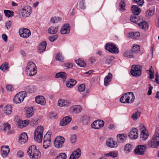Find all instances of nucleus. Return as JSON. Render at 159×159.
<instances>
[{"label":"nucleus","instance_id":"nucleus-11","mask_svg":"<svg viewBox=\"0 0 159 159\" xmlns=\"http://www.w3.org/2000/svg\"><path fill=\"white\" fill-rule=\"evenodd\" d=\"M19 32L20 36L24 38L29 37L31 35L30 30L29 29L25 28L20 29Z\"/></svg>","mask_w":159,"mask_h":159},{"label":"nucleus","instance_id":"nucleus-37","mask_svg":"<svg viewBox=\"0 0 159 159\" xmlns=\"http://www.w3.org/2000/svg\"><path fill=\"white\" fill-rule=\"evenodd\" d=\"M4 12L6 16L8 18L12 17L14 15V12L12 11L4 10Z\"/></svg>","mask_w":159,"mask_h":159},{"label":"nucleus","instance_id":"nucleus-9","mask_svg":"<svg viewBox=\"0 0 159 159\" xmlns=\"http://www.w3.org/2000/svg\"><path fill=\"white\" fill-rule=\"evenodd\" d=\"M105 49L113 53H117L119 52L118 49L116 46L112 43H107L105 46Z\"/></svg>","mask_w":159,"mask_h":159},{"label":"nucleus","instance_id":"nucleus-43","mask_svg":"<svg viewBox=\"0 0 159 159\" xmlns=\"http://www.w3.org/2000/svg\"><path fill=\"white\" fill-rule=\"evenodd\" d=\"M79 6L80 9L83 10L85 9L86 5L85 0H81L79 3Z\"/></svg>","mask_w":159,"mask_h":159},{"label":"nucleus","instance_id":"nucleus-29","mask_svg":"<svg viewBox=\"0 0 159 159\" xmlns=\"http://www.w3.org/2000/svg\"><path fill=\"white\" fill-rule=\"evenodd\" d=\"M112 79V74L109 73L106 76L104 79V84L106 86L107 85V84H109L111 81V79Z\"/></svg>","mask_w":159,"mask_h":159},{"label":"nucleus","instance_id":"nucleus-36","mask_svg":"<svg viewBox=\"0 0 159 159\" xmlns=\"http://www.w3.org/2000/svg\"><path fill=\"white\" fill-rule=\"evenodd\" d=\"M140 36L139 32H132L129 33L128 36L133 39H137Z\"/></svg>","mask_w":159,"mask_h":159},{"label":"nucleus","instance_id":"nucleus-1","mask_svg":"<svg viewBox=\"0 0 159 159\" xmlns=\"http://www.w3.org/2000/svg\"><path fill=\"white\" fill-rule=\"evenodd\" d=\"M27 152L30 157L31 159H39L41 157L40 152L34 145H32L29 147Z\"/></svg>","mask_w":159,"mask_h":159},{"label":"nucleus","instance_id":"nucleus-49","mask_svg":"<svg viewBox=\"0 0 159 159\" xmlns=\"http://www.w3.org/2000/svg\"><path fill=\"white\" fill-rule=\"evenodd\" d=\"M8 64L7 63L5 62L4 64H2L0 67L1 70L4 71L6 70L8 68Z\"/></svg>","mask_w":159,"mask_h":159},{"label":"nucleus","instance_id":"nucleus-45","mask_svg":"<svg viewBox=\"0 0 159 159\" xmlns=\"http://www.w3.org/2000/svg\"><path fill=\"white\" fill-rule=\"evenodd\" d=\"M117 156V154L115 151L111 152L109 153L105 154V156L107 157H115Z\"/></svg>","mask_w":159,"mask_h":159},{"label":"nucleus","instance_id":"nucleus-30","mask_svg":"<svg viewBox=\"0 0 159 159\" xmlns=\"http://www.w3.org/2000/svg\"><path fill=\"white\" fill-rule=\"evenodd\" d=\"M131 49L132 51L134 52V54L136 56V55L139 53L140 50V46L138 45L133 44Z\"/></svg>","mask_w":159,"mask_h":159},{"label":"nucleus","instance_id":"nucleus-12","mask_svg":"<svg viewBox=\"0 0 159 159\" xmlns=\"http://www.w3.org/2000/svg\"><path fill=\"white\" fill-rule=\"evenodd\" d=\"M104 121L102 120H97L91 124V127L92 128L98 129L102 127L104 125Z\"/></svg>","mask_w":159,"mask_h":159},{"label":"nucleus","instance_id":"nucleus-17","mask_svg":"<svg viewBox=\"0 0 159 159\" xmlns=\"http://www.w3.org/2000/svg\"><path fill=\"white\" fill-rule=\"evenodd\" d=\"M138 130L136 128H133L129 133L128 136L131 139H136L138 137Z\"/></svg>","mask_w":159,"mask_h":159},{"label":"nucleus","instance_id":"nucleus-19","mask_svg":"<svg viewBox=\"0 0 159 159\" xmlns=\"http://www.w3.org/2000/svg\"><path fill=\"white\" fill-rule=\"evenodd\" d=\"M107 145L109 147L114 148L116 147L117 144L116 142L114 141L112 139H109L106 141Z\"/></svg>","mask_w":159,"mask_h":159},{"label":"nucleus","instance_id":"nucleus-3","mask_svg":"<svg viewBox=\"0 0 159 159\" xmlns=\"http://www.w3.org/2000/svg\"><path fill=\"white\" fill-rule=\"evenodd\" d=\"M36 67L35 64L32 61L28 62L26 68V73L27 75L32 76L37 73Z\"/></svg>","mask_w":159,"mask_h":159},{"label":"nucleus","instance_id":"nucleus-58","mask_svg":"<svg viewBox=\"0 0 159 159\" xmlns=\"http://www.w3.org/2000/svg\"><path fill=\"white\" fill-rule=\"evenodd\" d=\"M43 141L51 142V137L48 134H45L43 138Z\"/></svg>","mask_w":159,"mask_h":159},{"label":"nucleus","instance_id":"nucleus-14","mask_svg":"<svg viewBox=\"0 0 159 159\" xmlns=\"http://www.w3.org/2000/svg\"><path fill=\"white\" fill-rule=\"evenodd\" d=\"M28 140L27 134L25 132L21 133L19 135V142L21 144L26 143Z\"/></svg>","mask_w":159,"mask_h":159},{"label":"nucleus","instance_id":"nucleus-64","mask_svg":"<svg viewBox=\"0 0 159 159\" xmlns=\"http://www.w3.org/2000/svg\"><path fill=\"white\" fill-rule=\"evenodd\" d=\"M65 66L66 67V68H71L72 67V64L70 63H67L65 64Z\"/></svg>","mask_w":159,"mask_h":159},{"label":"nucleus","instance_id":"nucleus-53","mask_svg":"<svg viewBox=\"0 0 159 159\" xmlns=\"http://www.w3.org/2000/svg\"><path fill=\"white\" fill-rule=\"evenodd\" d=\"M24 123L25 122L24 121L20 120L18 121L17 124L19 127L20 128H21L25 126V124Z\"/></svg>","mask_w":159,"mask_h":159},{"label":"nucleus","instance_id":"nucleus-8","mask_svg":"<svg viewBox=\"0 0 159 159\" xmlns=\"http://www.w3.org/2000/svg\"><path fill=\"white\" fill-rule=\"evenodd\" d=\"M65 141L64 138L62 136H59L56 137L54 140V144L57 148H62Z\"/></svg>","mask_w":159,"mask_h":159},{"label":"nucleus","instance_id":"nucleus-41","mask_svg":"<svg viewBox=\"0 0 159 159\" xmlns=\"http://www.w3.org/2000/svg\"><path fill=\"white\" fill-rule=\"evenodd\" d=\"M12 108L10 105L6 106L4 108V111L5 113L8 115L11 114V113Z\"/></svg>","mask_w":159,"mask_h":159},{"label":"nucleus","instance_id":"nucleus-23","mask_svg":"<svg viewBox=\"0 0 159 159\" xmlns=\"http://www.w3.org/2000/svg\"><path fill=\"white\" fill-rule=\"evenodd\" d=\"M36 103L41 105H44L46 103L45 98L43 96H38L35 98Z\"/></svg>","mask_w":159,"mask_h":159},{"label":"nucleus","instance_id":"nucleus-28","mask_svg":"<svg viewBox=\"0 0 159 159\" xmlns=\"http://www.w3.org/2000/svg\"><path fill=\"white\" fill-rule=\"evenodd\" d=\"M124 57H127L129 58H132L135 57L136 55L134 52L132 51V50H129L126 51L123 54Z\"/></svg>","mask_w":159,"mask_h":159},{"label":"nucleus","instance_id":"nucleus-35","mask_svg":"<svg viewBox=\"0 0 159 159\" xmlns=\"http://www.w3.org/2000/svg\"><path fill=\"white\" fill-rule=\"evenodd\" d=\"M36 90V88L33 85L27 86L25 88V90L30 93H33Z\"/></svg>","mask_w":159,"mask_h":159},{"label":"nucleus","instance_id":"nucleus-61","mask_svg":"<svg viewBox=\"0 0 159 159\" xmlns=\"http://www.w3.org/2000/svg\"><path fill=\"white\" fill-rule=\"evenodd\" d=\"M50 142L48 141H44L43 142V147L45 149L47 148L49 145Z\"/></svg>","mask_w":159,"mask_h":159},{"label":"nucleus","instance_id":"nucleus-22","mask_svg":"<svg viewBox=\"0 0 159 159\" xmlns=\"http://www.w3.org/2000/svg\"><path fill=\"white\" fill-rule=\"evenodd\" d=\"M47 46V43L46 41H43L39 45L38 47V50L39 52H44L46 49Z\"/></svg>","mask_w":159,"mask_h":159},{"label":"nucleus","instance_id":"nucleus-13","mask_svg":"<svg viewBox=\"0 0 159 159\" xmlns=\"http://www.w3.org/2000/svg\"><path fill=\"white\" fill-rule=\"evenodd\" d=\"M146 146L143 145H139L134 149L136 154L143 155L144 153Z\"/></svg>","mask_w":159,"mask_h":159},{"label":"nucleus","instance_id":"nucleus-2","mask_svg":"<svg viewBox=\"0 0 159 159\" xmlns=\"http://www.w3.org/2000/svg\"><path fill=\"white\" fill-rule=\"evenodd\" d=\"M135 97L132 92H129L124 94L120 99V102L124 103H131L134 100Z\"/></svg>","mask_w":159,"mask_h":159},{"label":"nucleus","instance_id":"nucleus-63","mask_svg":"<svg viewBox=\"0 0 159 159\" xmlns=\"http://www.w3.org/2000/svg\"><path fill=\"white\" fill-rule=\"evenodd\" d=\"M11 22L10 21H7L6 23V26L7 30L10 28L11 26Z\"/></svg>","mask_w":159,"mask_h":159},{"label":"nucleus","instance_id":"nucleus-16","mask_svg":"<svg viewBox=\"0 0 159 159\" xmlns=\"http://www.w3.org/2000/svg\"><path fill=\"white\" fill-rule=\"evenodd\" d=\"M81 154L80 150L78 148L72 152L70 155L69 159H77L80 157Z\"/></svg>","mask_w":159,"mask_h":159},{"label":"nucleus","instance_id":"nucleus-40","mask_svg":"<svg viewBox=\"0 0 159 159\" xmlns=\"http://www.w3.org/2000/svg\"><path fill=\"white\" fill-rule=\"evenodd\" d=\"M75 61L76 64L80 67H84L86 66V63H85L84 61L81 59L75 60Z\"/></svg>","mask_w":159,"mask_h":159},{"label":"nucleus","instance_id":"nucleus-21","mask_svg":"<svg viewBox=\"0 0 159 159\" xmlns=\"http://www.w3.org/2000/svg\"><path fill=\"white\" fill-rule=\"evenodd\" d=\"M70 104V102L66 100L61 99L58 101V105L61 107L68 106Z\"/></svg>","mask_w":159,"mask_h":159},{"label":"nucleus","instance_id":"nucleus-7","mask_svg":"<svg viewBox=\"0 0 159 159\" xmlns=\"http://www.w3.org/2000/svg\"><path fill=\"white\" fill-rule=\"evenodd\" d=\"M142 66L140 65H133L130 72L134 76H138L141 74Z\"/></svg>","mask_w":159,"mask_h":159},{"label":"nucleus","instance_id":"nucleus-52","mask_svg":"<svg viewBox=\"0 0 159 159\" xmlns=\"http://www.w3.org/2000/svg\"><path fill=\"white\" fill-rule=\"evenodd\" d=\"M134 3H136L139 6H142L144 3L143 0H133Z\"/></svg>","mask_w":159,"mask_h":159},{"label":"nucleus","instance_id":"nucleus-24","mask_svg":"<svg viewBox=\"0 0 159 159\" xmlns=\"http://www.w3.org/2000/svg\"><path fill=\"white\" fill-rule=\"evenodd\" d=\"M148 131L146 129H144L141 131L140 138L143 140H145L148 139Z\"/></svg>","mask_w":159,"mask_h":159},{"label":"nucleus","instance_id":"nucleus-44","mask_svg":"<svg viewBox=\"0 0 159 159\" xmlns=\"http://www.w3.org/2000/svg\"><path fill=\"white\" fill-rule=\"evenodd\" d=\"M66 154L65 153H61L57 155L55 159H66Z\"/></svg>","mask_w":159,"mask_h":159},{"label":"nucleus","instance_id":"nucleus-5","mask_svg":"<svg viewBox=\"0 0 159 159\" xmlns=\"http://www.w3.org/2000/svg\"><path fill=\"white\" fill-rule=\"evenodd\" d=\"M149 146L151 147L157 148L159 146V133L155 132L153 137L151 140L148 142Z\"/></svg>","mask_w":159,"mask_h":159},{"label":"nucleus","instance_id":"nucleus-10","mask_svg":"<svg viewBox=\"0 0 159 159\" xmlns=\"http://www.w3.org/2000/svg\"><path fill=\"white\" fill-rule=\"evenodd\" d=\"M32 12V8L29 6H27L23 8L21 11V14L22 16L24 18L28 17Z\"/></svg>","mask_w":159,"mask_h":159},{"label":"nucleus","instance_id":"nucleus-51","mask_svg":"<svg viewBox=\"0 0 159 159\" xmlns=\"http://www.w3.org/2000/svg\"><path fill=\"white\" fill-rule=\"evenodd\" d=\"M4 129H2L3 131L8 130L9 131L11 128V125L9 123H4L3 124Z\"/></svg>","mask_w":159,"mask_h":159},{"label":"nucleus","instance_id":"nucleus-46","mask_svg":"<svg viewBox=\"0 0 159 159\" xmlns=\"http://www.w3.org/2000/svg\"><path fill=\"white\" fill-rule=\"evenodd\" d=\"M140 115L141 112H140L137 111V112L134 113L132 115L131 118L133 120H136L139 117Z\"/></svg>","mask_w":159,"mask_h":159},{"label":"nucleus","instance_id":"nucleus-54","mask_svg":"<svg viewBox=\"0 0 159 159\" xmlns=\"http://www.w3.org/2000/svg\"><path fill=\"white\" fill-rule=\"evenodd\" d=\"M114 59V57L113 56H111L107 57L106 61L105 63L108 64H110L111 62Z\"/></svg>","mask_w":159,"mask_h":159},{"label":"nucleus","instance_id":"nucleus-50","mask_svg":"<svg viewBox=\"0 0 159 159\" xmlns=\"http://www.w3.org/2000/svg\"><path fill=\"white\" fill-rule=\"evenodd\" d=\"M89 116H84L83 117V123L84 125H86L87 124L89 120Z\"/></svg>","mask_w":159,"mask_h":159},{"label":"nucleus","instance_id":"nucleus-31","mask_svg":"<svg viewBox=\"0 0 159 159\" xmlns=\"http://www.w3.org/2000/svg\"><path fill=\"white\" fill-rule=\"evenodd\" d=\"M56 78H61L64 81L66 78V74L65 72H60L57 73L55 76Z\"/></svg>","mask_w":159,"mask_h":159},{"label":"nucleus","instance_id":"nucleus-39","mask_svg":"<svg viewBox=\"0 0 159 159\" xmlns=\"http://www.w3.org/2000/svg\"><path fill=\"white\" fill-rule=\"evenodd\" d=\"M58 29L57 27L52 26L50 27L48 29V33L51 34L56 33Z\"/></svg>","mask_w":159,"mask_h":159},{"label":"nucleus","instance_id":"nucleus-38","mask_svg":"<svg viewBox=\"0 0 159 159\" xmlns=\"http://www.w3.org/2000/svg\"><path fill=\"white\" fill-rule=\"evenodd\" d=\"M139 26L142 29L145 30L148 29V25L147 23L145 21H143L142 22H139L138 23Z\"/></svg>","mask_w":159,"mask_h":159},{"label":"nucleus","instance_id":"nucleus-48","mask_svg":"<svg viewBox=\"0 0 159 159\" xmlns=\"http://www.w3.org/2000/svg\"><path fill=\"white\" fill-rule=\"evenodd\" d=\"M56 59L60 62H62L64 60V58L62 56V53L61 52L58 53L57 55Z\"/></svg>","mask_w":159,"mask_h":159},{"label":"nucleus","instance_id":"nucleus-47","mask_svg":"<svg viewBox=\"0 0 159 159\" xmlns=\"http://www.w3.org/2000/svg\"><path fill=\"white\" fill-rule=\"evenodd\" d=\"M132 146L130 144H126L124 148V151L126 153H128L132 149Z\"/></svg>","mask_w":159,"mask_h":159},{"label":"nucleus","instance_id":"nucleus-4","mask_svg":"<svg viewBox=\"0 0 159 159\" xmlns=\"http://www.w3.org/2000/svg\"><path fill=\"white\" fill-rule=\"evenodd\" d=\"M43 128L42 126H38L34 133V139L37 142L40 143L43 140Z\"/></svg>","mask_w":159,"mask_h":159},{"label":"nucleus","instance_id":"nucleus-32","mask_svg":"<svg viewBox=\"0 0 159 159\" xmlns=\"http://www.w3.org/2000/svg\"><path fill=\"white\" fill-rule=\"evenodd\" d=\"M76 83V81L72 79H70L66 82V86L69 88L72 87Z\"/></svg>","mask_w":159,"mask_h":159},{"label":"nucleus","instance_id":"nucleus-26","mask_svg":"<svg viewBox=\"0 0 159 159\" xmlns=\"http://www.w3.org/2000/svg\"><path fill=\"white\" fill-rule=\"evenodd\" d=\"M1 151L3 152L2 156L3 157H6L10 152V149L8 146H2L1 148Z\"/></svg>","mask_w":159,"mask_h":159},{"label":"nucleus","instance_id":"nucleus-6","mask_svg":"<svg viewBox=\"0 0 159 159\" xmlns=\"http://www.w3.org/2000/svg\"><path fill=\"white\" fill-rule=\"evenodd\" d=\"M27 96L26 92H20L17 93L13 98L14 102L16 103H19L22 102L25 97Z\"/></svg>","mask_w":159,"mask_h":159},{"label":"nucleus","instance_id":"nucleus-20","mask_svg":"<svg viewBox=\"0 0 159 159\" xmlns=\"http://www.w3.org/2000/svg\"><path fill=\"white\" fill-rule=\"evenodd\" d=\"M71 120V118L69 116H66L61 121L60 125L61 126L66 125L68 124Z\"/></svg>","mask_w":159,"mask_h":159},{"label":"nucleus","instance_id":"nucleus-60","mask_svg":"<svg viewBox=\"0 0 159 159\" xmlns=\"http://www.w3.org/2000/svg\"><path fill=\"white\" fill-rule=\"evenodd\" d=\"M76 140V136L75 135H71L70 137V140L72 143L75 142Z\"/></svg>","mask_w":159,"mask_h":159},{"label":"nucleus","instance_id":"nucleus-56","mask_svg":"<svg viewBox=\"0 0 159 159\" xmlns=\"http://www.w3.org/2000/svg\"><path fill=\"white\" fill-rule=\"evenodd\" d=\"M148 70L150 73L149 78L150 79H152L154 77V70L152 68V66H151L149 70Z\"/></svg>","mask_w":159,"mask_h":159},{"label":"nucleus","instance_id":"nucleus-55","mask_svg":"<svg viewBox=\"0 0 159 159\" xmlns=\"http://www.w3.org/2000/svg\"><path fill=\"white\" fill-rule=\"evenodd\" d=\"M39 119L37 118H34L31 121V124L33 125H36L38 124Z\"/></svg>","mask_w":159,"mask_h":159},{"label":"nucleus","instance_id":"nucleus-62","mask_svg":"<svg viewBox=\"0 0 159 159\" xmlns=\"http://www.w3.org/2000/svg\"><path fill=\"white\" fill-rule=\"evenodd\" d=\"M6 88L8 91H12L14 89L12 85L11 84L6 85Z\"/></svg>","mask_w":159,"mask_h":159},{"label":"nucleus","instance_id":"nucleus-42","mask_svg":"<svg viewBox=\"0 0 159 159\" xmlns=\"http://www.w3.org/2000/svg\"><path fill=\"white\" fill-rule=\"evenodd\" d=\"M125 4L124 0H121L119 4V9L122 11L125 10Z\"/></svg>","mask_w":159,"mask_h":159},{"label":"nucleus","instance_id":"nucleus-25","mask_svg":"<svg viewBox=\"0 0 159 159\" xmlns=\"http://www.w3.org/2000/svg\"><path fill=\"white\" fill-rule=\"evenodd\" d=\"M131 9L132 12L135 15H139L141 12L140 8L136 5L132 6Z\"/></svg>","mask_w":159,"mask_h":159},{"label":"nucleus","instance_id":"nucleus-34","mask_svg":"<svg viewBox=\"0 0 159 159\" xmlns=\"http://www.w3.org/2000/svg\"><path fill=\"white\" fill-rule=\"evenodd\" d=\"M34 114V111L32 107L27 108L26 112V115L27 118H30Z\"/></svg>","mask_w":159,"mask_h":159},{"label":"nucleus","instance_id":"nucleus-15","mask_svg":"<svg viewBox=\"0 0 159 159\" xmlns=\"http://www.w3.org/2000/svg\"><path fill=\"white\" fill-rule=\"evenodd\" d=\"M82 110L81 107L79 105H74L70 108V111L73 113H78Z\"/></svg>","mask_w":159,"mask_h":159},{"label":"nucleus","instance_id":"nucleus-57","mask_svg":"<svg viewBox=\"0 0 159 159\" xmlns=\"http://www.w3.org/2000/svg\"><path fill=\"white\" fill-rule=\"evenodd\" d=\"M85 89V86L84 84H82L80 85L78 87V90L81 92H82L84 91Z\"/></svg>","mask_w":159,"mask_h":159},{"label":"nucleus","instance_id":"nucleus-59","mask_svg":"<svg viewBox=\"0 0 159 159\" xmlns=\"http://www.w3.org/2000/svg\"><path fill=\"white\" fill-rule=\"evenodd\" d=\"M57 35H54L51 36L49 37V39L51 42L54 41L57 38Z\"/></svg>","mask_w":159,"mask_h":159},{"label":"nucleus","instance_id":"nucleus-33","mask_svg":"<svg viewBox=\"0 0 159 159\" xmlns=\"http://www.w3.org/2000/svg\"><path fill=\"white\" fill-rule=\"evenodd\" d=\"M131 16L130 20L131 22L138 24V23L140 22V19L139 16Z\"/></svg>","mask_w":159,"mask_h":159},{"label":"nucleus","instance_id":"nucleus-18","mask_svg":"<svg viewBox=\"0 0 159 159\" xmlns=\"http://www.w3.org/2000/svg\"><path fill=\"white\" fill-rule=\"evenodd\" d=\"M70 26L68 24L64 25L61 28L60 32L61 34H66L69 33L70 32Z\"/></svg>","mask_w":159,"mask_h":159},{"label":"nucleus","instance_id":"nucleus-27","mask_svg":"<svg viewBox=\"0 0 159 159\" xmlns=\"http://www.w3.org/2000/svg\"><path fill=\"white\" fill-rule=\"evenodd\" d=\"M127 136L126 134H118L117 135V140L120 143H123L126 140Z\"/></svg>","mask_w":159,"mask_h":159}]
</instances>
